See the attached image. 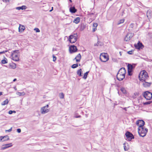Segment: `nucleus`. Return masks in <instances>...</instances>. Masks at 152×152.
Segmentation results:
<instances>
[{
    "instance_id": "16",
    "label": "nucleus",
    "mask_w": 152,
    "mask_h": 152,
    "mask_svg": "<svg viewBox=\"0 0 152 152\" xmlns=\"http://www.w3.org/2000/svg\"><path fill=\"white\" fill-rule=\"evenodd\" d=\"M1 140L4 141L6 140H9V136L7 135L5 136L4 137L1 136Z\"/></svg>"
},
{
    "instance_id": "40",
    "label": "nucleus",
    "mask_w": 152,
    "mask_h": 152,
    "mask_svg": "<svg viewBox=\"0 0 152 152\" xmlns=\"http://www.w3.org/2000/svg\"><path fill=\"white\" fill-rule=\"evenodd\" d=\"M98 26V24L97 23H94L93 24V26L95 28H96V27Z\"/></svg>"
},
{
    "instance_id": "17",
    "label": "nucleus",
    "mask_w": 152,
    "mask_h": 152,
    "mask_svg": "<svg viewBox=\"0 0 152 152\" xmlns=\"http://www.w3.org/2000/svg\"><path fill=\"white\" fill-rule=\"evenodd\" d=\"M70 12L72 13H75L77 11L74 7H71L69 8Z\"/></svg>"
},
{
    "instance_id": "2",
    "label": "nucleus",
    "mask_w": 152,
    "mask_h": 152,
    "mask_svg": "<svg viewBox=\"0 0 152 152\" xmlns=\"http://www.w3.org/2000/svg\"><path fill=\"white\" fill-rule=\"evenodd\" d=\"M148 131V129L144 127L138 128V133L140 136L142 137H145Z\"/></svg>"
},
{
    "instance_id": "39",
    "label": "nucleus",
    "mask_w": 152,
    "mask_h": 152,
    "mask_svg": "<svg viewBox=\"0 0 152 152\" xmlns=\"http://www.w3.org/2000/svg\"><path fill=\"white\" fill-rule=\"evenodd\" d=\"M34 30L35 31L37 32H40V30L39 29L37 28H35Z\"/></svg>"
},
{
    "instance_id": "26",
    "label": "nucleus",
    "mask_w": 152,
    "mask_h": 152,
    "mask_svg": "<svg viewBox=\"0 0 152 152\" xmlns=\"http://www.w3.org/2000/svg\"><path fill=\"white\" fill-rule=\"evenodd\" d=\"M89 73V71L87 72H86L84 75L83 76V78L85 79H86L87 77V75H88V73Z\"/></svg>"
},
{
    "instance_id": "8",
    "label": "nucleus",
    "mask_w": 152,
    "mask_h": 152,
    "mask_svg": "<svg viewBox=\"0 0 152 152\" xmlns=\"http://www.w3.org/2000/svg\"><path fill=\"white\" fill-rule=\"evenodd\" d=\"M136 124L139 126L138 128L144 127L145 122L142 120H139L137 121Z\"/></svg>"
},
{
    "instance_id": "30",
    "label": "nucleus",
    "mask_w": 152,
    "mask_h": 152,
    "mask_svg": "<svg viewBox=\"0 0 152 152\" xmlns=\"http://www.w3.org/2000/svg\"><path fill=\"white\" fill-rule=\"evenodd\" d=\"M133 70L128 69V73L129 75L131 76L132 75V72Z\"/></svg>"
},
{
    "instance_id": "54",
    "label": "nucleus",
    "mask_w": 152,
    "mask_h": 152,
    "mask_svg": "<svg viewBox=\"0 0 152 152\" xmlns=\"http://www.w3.org/2000/svg\"><path fill=\"white\" fill-rule=\"evenodd\" d=\"M16 80H17V79H16V78H15V79H14L13 80V82H15V81H16Z\"/></svg>"
},
{
    "instance_id": "3",
    "label": "nucleus",
    "mask_w": 152,
    "mask_h": 152,
    "mask_svg": "<svg viewBox=\"0 0 152 152\" xmlns=\"http://www.w3.org/2000/svg\"><path fill=\"white\" fill-rule=\"evenodd\" d=\"M19 53L18 50H16L13 51V53L11 55L12 59L13 60L16 61L19 60V57L18 56Z\"/></svg>"
},
{
    "instance_id": "1",
    "label": "nucleus",
    "mask_w": 152,
    "mask_h": 152,
    "mask_svg": "<svg viewBox=\"0 0 152 152\" xmlns=\"http://www.w3.org/2000/svg\"><path fill=\"white\" fill-rule=\"evenodd\" d=\"M148 77V73L145 70L141 72L139 75L140 80L142 81H145Z\"/></svg>"
},
{
    "instance_id": "46",
    "label": "nucleus",
    "mask_w": 152,
    "mask_h": 152,
    "mask_svg": "<svg viewBox=\"0 0 152 152\" xmlns=\"http://www.w3.org/2000/svg\"><path fill=\"white\" fill-rule=\"evenodd\" d=\"M21 129H17V132L19 133H20L21 132Z\"/></svg>"
},
{
    "instance_id": "9",
    "label": "nucleus",
    "mask_w": 152,
    "mask_h": 152,
    "mask_svg": "<svg viewBox=\"0 0 152 152\" xmlns=\"http://www.w3.org/2000/svg\"><path fill=\"white\" fill-rule=\"evenodd\" d=\"M134 47L135 48L138 49H142L144 48V46L142 43L140 41L137 44H134Z\"/></svg>"
},
{
    "instance_id": "13",
    "label": "nucleus",
    "mask_w": 152,
    "mask_h": 152,
    "mask_svg": "<svg viewBox=\"0 0 152 152\" xmlns=\"http://www.w3.org/2000/svg\"><path fill=\"white\" fill-rule=\"evenodd\" d=\"M41 113L42 114H45L49 112V110L45 108V107H42L41 109Z\"/></svg>"
},
{
    "instance_id": "10",
    "label": "nucleus",
    "mask_w": 152,
    "mask_h": 152,
    "mask_svg": "<svg viewBox=\"0 0 152 152\" xmlns=\"http://www.w3.org/2000/svg\"><path fill=\"white\" fill-rule=\"evenodd\" d=\"M70 52L71 53L76 52L77 49V47L75 45H72L70 46L69 48Z\"/></svg>"
},
{
    "instance_id": "60",
    "label": "nucleus",
    "mask_w": 152,
    "mask_h": 152,
    "mask_svg": "<svg viewBox=\"0 0 152 152\" xmlns=\"http://www.w3.org/2000/svg\"><path fill=\"white\" fill-rule=\"evenodd\" d=\"M14 89L15 90H17V88H16V87H14Z\"/></svg>"
},
{
    "instance_id": "31",
    "label": "nucleus",
    "mask_w": 152,
    "mask_h": 152,
    "mask_svg": "<svg viewBox=\"0 0 152 152\" xmlns=\"http://www.w3.org/2000/svg\"><path fill=\"white\" fill-rule=\"evenodd\" d=\"M78 66V64H73L72 66L71 67L72 68L74 69V68H76V67H77Z\"/></svg>"
},
{
    "instance_id": "37",
    "label": "nucleus",
    "mask_w": 152,
    "mask_h": 152,
    "mask_svg": "<svg viewBox=\"0 0 152 152\" xmlns=\"http://www.w3.org/2000/svg\"><path fill=\"white\" fill-rule=\"evenodd\" d=\"M97 43L100 46H102L103 45V43L102 42H100L99 41L97 42Z\"/></svg>"
},
{
    "instance_id": "59",
    "label": "nucleus",
    "mask_w": 152,
    "mask_h": 152,
    "mask_svg": "<svg viewBox=\"0 0 152 152\" xmlns=\"http://www.w3.org/2000/svg\"><path fill=\"white\" fill-rule=\"evenodd\" d=\"M2 92H0V96L1 95H2Z\"/></svg>"
},
{
    "instance_id": "21",
    "label": "nucleus",
    "mask_w": 152,
    "mask_h": 152,
    "mask_svg": "<svg viewBox=\"0 0 152 152\" xmlns=\"http://www.w3.org/2000/svg\"><path fill=\"white\" fill-rule=\"evenodd\" d=\"M80 18L79 17H77L73 21V22L76 24H77L80 22Z\"/></svg>"
},
{
    "instance_id": "58",
    "label": "nucleus",
    "mask_w": 152,
    "mask_h": 152,
    "mask_svg": "<svg viewBox=\"0 0 152 152\" xmlns=\"http://www.w3.org/2000/svg\"><path fill=\"white\" fill-rule=\"evenodd\" d=\"M98 45H98V44L97 43V44H94V46H98Z\"/></svg>"
},
{
    "instance_id": "7",
    "label": "nucleus",
    "mask_w": 152,
    "mask_h": 152,
    "mask_svg": "<svg viewBox=\"0 0 152 152\" xmlns=\"http://www.w3.org/2000/svg\"><path fill=\"white\" fill-rule=\"evenodd\" d=\"M125 134L127 140L130 141L132 139L134 138V137L132 134L129 132H127Z\"/></svg>"
},
{
    "instance_id": "50",
    "label": "nucleus",
    "mask_w": 152,
    "mask_h": 152,
    "mask_svg": "<svg viewBox=\"0 0 152 152\" xmlns=\"http://www.w3.org/2000/svg\"><path fill=\"white\" fill-rule=\"evenodd\" d=\"M80 60L78 59H76V61L77 63L79 62L80 61Z\"/></svg>"
},
{
    "instance_id": "11",
    "label": "nucleus",
    "mask_w": 152,
    "mask_h": 152,
    "mask_svg": "<svg viewBox=\"0 0 152 152\" xmlns=\"http://www.w3.org/2000/svg\"><path fill=\"white\" fill-rule=\"evenodd\" d=\"M12 146V143H10L8 144L3 145H2V147L1 148V150H4L5 149L9 147H11Z\"/></svg>"
},
{
    "instance_id": "24",
    "label": "nucleus",
    "mask_w": 152,
    "mask_h": 152,
    "mask_svg": "<svg viewBox=\"0 0 152 152\" xmlns=\"http://www.w3.org/2000/svg\"><path fill=\"white\" fill-rule=\"evenodd\" d=\"M151 84V83L146 82H145V83H143L144 86L145 87H149L150 86Z\"/></svg>"
},
{
    "instance_id": "32",
    "label": "nucleus",
    "mask_w": 152,
    "mask_h": 152,
    "mask_svg": "<svg viewBox=\"0 0 152 152\" xmlns=\"http://www.w3.org/2000/svg\"><path fill=\"white\" fill-rule=\"evenodd\" d=\"M147 17L148 18L149 16H151V10H148L147 12Z\"/></svg>"
},
{
    "instance_id": "48",
    "label": "nucleus",
    "mask_w": 152,
    "mask_h": 152,
    "mask_svg": "<svg viewBox=\"0 0 152 152\" xmlns=\"http://www.w3.org/2000/svg\"><path fill=\"white\" fill-rule=\"evenodd\" d=\"M9 114H11L12 113V110H10L9 111Z\"/></svg>"
},
{
    "instance_id": "51",
    "label": "nucleus",
    "mask_w": 152,
    "mask_h": 152,
    "mask_svg": "<svg viewBox=\"0 0 152 152\" xmlns=\"http://www.w3.org/2000/svg\"><path fill=\"white\" fill-rule=\"evenodd\" d=\"M96 28H93V32H94L95 31H96Z\"/></svg>"
},
{
    "instance_id": "62",
    "label": "nucleus",
    "mask_w": 152,
    "mask_h": 152,
    "mask_svg": "<svg viewBox=\"0 0 152 152\" xmlns=\"http://www.w3.org/2000/svg\"><path fill=\"white\" fill-rule=\"evenodd\" d=\"M77 58H76V57H75V58L74 59V60H76V59H77Z\"/></svg>"
},
{
    "instance_id": "6",
    "label": "nucleus",
    "mask_w": 152,
    "mask_h": 152,
    "mask_svg": "<svg viewBox=\"0 0 152 152\" xmlns=\"http://www.w3.org/2000/svg\"><path fill=\"white\" fill-rule=\"evenodd\" d=\"M100 59L102 61L105 62L109 59V58L107 56V55L104 53L101 54Z\"/></svg>"
},
{
    "instance_id": "42",
    "label": "nucleus",
    "mask_w": 152,
    "mask_h": 152,
    "mask_svg": "<svg viewBox=\"0 0 152 152\" xmlns=\"http://www.w3.org/2000/svg\"><path fill=\"white\" fill-rule=\"evenodd\" d=\"M12 127H11L10 129L9 130H6V132H10L12 131Z\"/></svg>"
},
{
    "instance_id": "5",
    "label": "nucleus",
    "mask_w": 152,
    "mask_h": 152,
    "mask_svg": "<svg viewBox=\"0 0 152 152\" xmlns=\"http://www.w3.org/2000/svg\"><path fill=\"white\" fill-rule=\"evenodd\" d=\"M143 96L147 100H150L152 98V93L149 91H146L144 92Z\"/></svg>"
},
{
    "instance_id": "55",
    "label": "nucleus",
    "mask_w": 152,
    "mask_h": 152,
    "mask_svg": "<svg viewBox=\"0 0 152 152\" xmlns=\"http://www.w3.org/2000/svg\"><path fill=\"white\" fill-rule=\"evenodd\" d=\"M12 113H16V111H15V110H13V111H12Z\"/></svg>"
},
{
    "instance_id": "52",
    "label": "nucleus",
    "mask_w": 152,
    "mask_h": 152,
    "mask_svg": "<svg viewBox=\"0 0 152 152\" xmlns=\"http://www.w3.org/2000/svg\"><path fill=\"white\" fill-rule=\"evenodd\" d=\"M44 107H45V108H47L49 107V105L48 104H47L46 106H44Z\"/></svg>"
},
{
    "instance_id": "61",
    "label": "nucleus",
    "mask_w": 152,
    "mask_h": 152,
    "mask_svg": "<svg viewBox=\"0 0 152 152\" xmlns=\"http://www.w3.org/2000/svg\"><path fill=\"white\" fill-rule=\"evenodd\" d=\"M119 54L121 56V52H119Z\"/></svg>"
},
{
    "instance_id": "44",
    "label": "nucleus",
    "mask_w": 152,
    "mask_h": 152,
    "mask_svg": "<svg viewBox=\"0 0 152 152\" xmlns=\"http://www.w3.org/2000/svg\"><path fill=\"white\" fill-rule=\"evenodd\" d=\"M53 61H55L56 60V58L55 56H53Z\"/></svg>"
},
{
    "instance_id": "4",
    "label": "nucleus",
    "mask_w": 152,
    "mask_h": 152,
    "mask_svg": "<svg viewBox=\"0 0 152 152\" xmlns=\"http://www.w3.org/2000/svg\"><path fill=\"white\" fill-rule=\"evenodd\" d=\"M77 34H74L69 36V41L71 43H75L77 39Z\"/></svg>"
},
{
    "instance_id": "25",
    "label": "nucleus",
    "mask_w": 152,
    "mask_h": 152,
    "mask_svg": "<svg viewBox=\"0 0 152 152\" xmlns=\"http://www.w3.org/2000/svg\"><path fill=\"white\" fill-rule=\"evenodd\" d=\"M9 101L7 99L5 100L4 101L1 103V105H4L7 104L8 103Z\"/></svg>"
},
{
    "instance_id": "43",
    "label": "nucleus",
    "mask_w": 152,
    "mask_h": 152,
    "mask_svg": "<svg viewBox=\"0 0 152 152\" xmlns=\"http://www.w3.org/2000/svg\"><path fill=\"white\" fill-rule=\"evenodd\" d=\"M132 50L129 51L127 52V53L129 54L132 55L133 54L132 53Z\"/></svg>"
},
{
    "instance_id": "35",
    "label": "nucleus",
    "mask_w": 152,
    "mask_h": 152,
    "mask_svg": "<svg viewBox=\"0 0 152 152\" xmlns=\"http://www.w3.org/2000/svg\"><path fill=\"white\" fill-rule=\"evenodd\" d=\"M76 58L80 60L81 58V56L80 53L78 54L76 56Z\"/></svg>"
},
{
    "instance_id": "34",
    "label": "nucleus",
    "mask_w": 152,
    "mask_h": 152,
    "mask_svg": "<svg viewBox=\"0 0 152 152\" xmlns=\"http://www.w3.org/2000/svg\"><path fill=\"white\" fill-rule=\"evenodd\" d=\"M5 59H6V60L3 59L1 61V63H2V64H4L7 63V59L6 58H5Z\"/></svg>"
},
{
    "instance_id": "33",
    "label": "nucleus",
    "mask_w": 152,
    "mask_h": 152,
    "mask_svg": "<svg viewBox=\"0 0 152 152\" xmlns=\"http://www.w3.org/2000/svg\"><path fill=\"white\" fill-rule=\"evenodd\" d=\"M124 19H122L121 20L118 21V25H119L120 24L123 23H124Z\"/></svg>"
},
{
    "instance_id": "36",
    "label": "nucleus",
    "mask_w": 152,
    "mask_h": 152,
    "mask_svg": "<svg viewBox=\"0 0 152 152\" xmlns=\"http://www.w3.org/2000/svg\"><path fill=\"white\" fill-rule=\"evenodd\" d=\"M127 34L129 35V36L130 37V38H132L134 35V34L132 33H128Z\"/></svg>"
},
{
    "instance_id": "63",
    "label": "nucleus",
    "mask_w": 152,
    "mask_h": 152,
    "mask_svg": "<svg viewBox=\"0 0 152 152\" xmlns=\"http://www.w3.org/2000/svg\"><path fill=\"white\" fill-rule=\"evenodd\" d=\"M133 24H131L130 25V26H133Z\"/></svg>"
},
{
    "instance_id": "22",
    "label": "nucleus",
    "mask_w": 152,
    "mask_h": 152,
    "mask_svg": "<svg viewBox=\"0 0 152 152\" xmlns=\"http://www.w3.org/2000/svg\"><path fill=\"white\" fill-rule=\"evenodd\" d=\"M124 145V149L125 151H127L129 149V147L128 145H127V146L126 145V143H124L123 144Z\"/></svg>"
},
{
    "instance_id": "47",
    "label": "nucleus",
    "mask_w": 152,
    "mask_h": 152,
    "mask_svg": "<svg viewBox=\"0 0 152 152\" xmlns=\"http://www.w3.org/2000/svg\"><path fill=\"white\" fill-rule=\"evenodd\" d=\"M21 92H18L17 93H16V94L19 96H21Z\"/></svg>"
},
{
    "instance_id": "41",
    "label": "nucleus",
    "mask_w": 152,
    "mask_h": 152,
    "mask_svg": "<svg viewBox=\"0 0 152 152\" xmlns=\"http://www.w3.org/2000/svg\"><path fill=\"white\" fill-rule=\"evenodd\" d=\"M74 117L75 118H80L81 117V116L79 115H77L76 114H75Z\"/></svg>"
},
{
    "instance_id": "28",
    "label": "nucleus",
    "mask_w": 152,
    "mask_h": 152,
    "mask_svg": "<svg viewBox=\"0 0 152 152\" xmlns=\"http://www.w3.org/2000/svg\"><path fill=\"white\" fill-rule=\"evenodd\" d=\"M152 102V101H149L146 102H144L143 103V105H145L148 104H151Z\"/></svg>"
},
{
    "instance_id": "57",
    "label": "nucleus",
    "mask_w": 152,
    "mask_h": 152,
    "mask_svg": "<svg viewBox=\"0 0 152 152\" xmlns=\"http://www.w3.org/2000/svg\"><path fill=\"white\" fill-rule=\"evenodd\" d=\"M3 1L7 2V0H2Z\"/></svg>"
},
{
    "instance_id": "45",
    "label": "nucleus",
    "mask_w": 152,
    "mask_h": 152,
    "mask_svg": "<svg viewBox=\"0 0 152 152\" xmlns=\"http://www.w3.org/2000/svg\"><path fill=\"white\" fill-rule=\"evenodd\" d=\"M7 50H5V51H1V52H0V54L4 53H5V52H7Z\"/></svg>"
},
{
    "instance_id": "18",
    "label": "nucleus",
    "mask_w": 152,
    "mask_h": 152,
    "mask_svg": "<svg viewBox=\"0 0 152 152\" xmlns=\"http://www.w3.org/2000/svg\"><path fill=\"white\" fill-rule=\"evenodd\" d=\"M25 27L24 26L21 25H20L19 27V31L20 32H22L24 30Z\"/></svg>"
},
{
    "instance_id": "56",
    "label": "nucleus",
    "mask_w": 152,
    "mask_h": 152,
    "mask_svg": "<svg viewBox=\"0 0 152 152\" xmlns=\"http://www.w3.org/2000/svg\"><path fill=\"white\" fill-rule=\"evenodd\" d=\"M123 109L125 110V111H126V107H124L123 108Z\"/></svg>"
},
{
    "instance_id": "38",
    "label": "nucleus",
    "mask_w": 152,
    "mask_h": 152,
    "mask_svg": "<svg viewBox=\"0 0 152 152\" xmlns=\"http://www.w3.org/2000/svg\"><path fill=\"white\" fill-rule=\"evenodd\" d=\"M11 66L12 68L14 69L16 68V66L15 64H13V65H11Z\"/></svg>"
},
{
    "instance_id": "15",
    "label": "nucleus",
    "mask_w": 152,
    "mask_h": 152,
    "mask_svg": "<svg viewBox=\"0 0 152 152\" xmlns=\"http://www.w3.org/2000/svg\"><path fill=\"white\" fill-rule=\"evenodd\" d=\"M136 65L135 64H133L132 65L131 64H129L128 65V69L133 70V69L134 68Z\"/></svg>"
},
{
    "instance_id": "20",
    "label": "nucleus",
    "mask_w": 152,
    "mask_h": 152,
    "mask_svg": "<svg viewBox=\"0 0 152 152\" xmlns=\"http://www.w3.org/2000/svg\"><path fill=\"white\" fill-rule=\"evenodd\" d=\"M82 73H83V71L81 69L78 70L77 71V74L80 76H82Z\"/></svg>"
},
{
    "instance_id": "27",
    "label": "nucleus",
    "mask_w": 152,
    "mask_h": 152,
    "mask_svg": "<svg viewBox=\"0 0 152 152\" xmlns=\"http://www.w3.org/2000/svg\"><path fill=\"white\" fill-rule=\"evenodd\" d=\"M121 90L123 94H126V91L124 88H121Z\"/></svg>"
},
{
    "instance_id": "53",
    "label": "nucleus",
    "mask_w": 152,
    "mask_h": 152,
    "mask_svg": "<svg viewBox=\"0 0 152 152\" xmlns=\"http://www.w3.org/2000/svg\"><path fill=\"white\" fill-rule=\"evenodd\" d=\"M53 10V7H52V9H51V10H50V12H51Z\"/></svg>"
},
{
    "instance_id": "64",
    "label": "nucleus",
    "mask_w": 152,
    "mask_h": 152,
    "mask_svg": "<svg viewBox=\"0 0 152 152\" xmlns=\"http://www.w3.org/2000/svg\"><path fill=\"white\" fill-rule=\"evenodd\" d=\"M94 14V13H91L90 14V15H93Z\"/></svg>"
},
{
    "instance_id": "29",
    "label": "nucleus",
    "mask_w": 152,
    "mask_h": 152,
    "mask_svg": "<svg viewBox=\"0 0 152 152\" xmlns=\"http://www.w3.org/2000/svg\"><path fill=\"white\" fill-rule=\"evenodd\" d=\"M59 97L61 99H63L64 97V94L63 93H61L59 94Z\"/></svg>"
},
{
    "instance_id": "14",
    "label": "nucleus",
    "mask_w": 152,
    "mask_h": 152,
    "mask_svg": "<svg viewBox=\"0 0 152 152\" xmlns=\"http://www.w3.org/2000/svg\"><path fill=\"white\" fill-rule=\"evenodd\" d=\"M118 73L125 75L126 71L124 68H122L120 69Z\"/></svg>"
},
{
    "instance_id": "23",
    "label": "nucleus",
    "mask_w": 152,
    "mask_h": 152,
    "mask_svg": "<svg viewBox=\"0 0 152 152\" xmlns=\"http://www.w3.org/2000/svg\"><path fill=\"white\" fill-rule=\"evenodd\" d=\"M130 39V37L127 34L124 38V40L126 42L128 41Z\"/></svg>"
},
{
    "instance_id": "12",
    "label": "nucleus",
    "mask_w": 152,
    "mask_h": 152,
    "mask_svg": "<svg viewBox=\"0 0 152 152\" xmlns=\"http://www.w3.org/2000/svg\"><path fill=\"white\" fill-rule=\"evenodd\" d=\"M125 76V75L118 73L117 75V78L118 80L121 81L124 78Z\"/></svg>"
},
{
    "instance_id": "49",
    "label": "nucleus",
    "mask_w": 152,
    "mask_h": 152,
    "mask_svg": "<svg viewBox=\"0 0 152 152\" xmlns=\"http://www.w3.org/2000/svg\"><path fill=\"white\" fill-rule=\"evenodd\" d=\"M21 96H24L25 95V93L24 92L21 93Z\"/></svg>"
},
{
    "instance_id": "19",
    "label": "nucleus",
    "mask_w": 152,
    "mask_h": 152,
    "mask_svg": "<svg viewBox=\"0 0 152 152\" xmlns=\"http://www.w3.org/2000/svg\"><path fill=\"white\" fill-rule=\"evenodd\" d=\"M27 8V7L26 6L23 5L21 7H18L16 8V9L17 10H23L24 9H25Z\"/></svg>"
}]
</instances>
